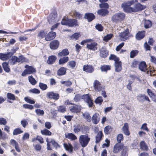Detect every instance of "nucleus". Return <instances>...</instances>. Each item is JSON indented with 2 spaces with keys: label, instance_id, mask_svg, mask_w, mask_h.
<instances>
[{
  "label": "nucleus",
  "instance_id": "nucleus-47",
  "mask_svg": "<svg viewBox=\"0 0 156 156\" xmlns=\"http://www.w3.org/2000/svg\"><path fill=\"white\" fill-rule=\"evenodd\" d=\"M140 61L134 59L133 61L131 66L132 68H137L139 66Z\"/></svg>",
  "mask_w": 156,
  "mask_h": 156
},
{
  "label": "nucleus",
  "instance_id": "nucleus-50",
  "mask_svg": "<svg viewBox=\"0 0 156 156\" xmlns=\"http://www.w3.org/2000/svg\"><path fill=\"white\" fill-rule=\"evenodd\" d=\"M66 108L64 105H60L58 108V111L61 113H64L66 111Z\"/></svg>",
  "mask_w": 156,
  "mask_h": 156
},
{
  "label": "nucleus",
  "instance_id": "nucleus-12",
  "mask_svg": "<svg viewBox=\"0 0 156 156\" xmlns=\"http://www.w3.org/2000/svg\"><path fill=\"white\" fill-rule=\"evenodd\" d=\"M60 43L58 40H55L51 41L49 44L50 48L53 50L57 49Z\"/></svg>",
  "mask_w": 156,
  "mask_h": 156
},
{
  "label": "nucleus",
  "instance_id": "nucleus-52",
  "mask_svg": "<svg viewBox=\"0 0 156 156\" xmlns=\"http://www.w3.org/2000/svg\"><path fill=\"white\" fill-rule=\"evenodd\" d=\"M113 35L112 34H107L103 37V40L107 42L108 40H110L113 37Z\"/></svg>",
  "mask_w": 156,
  "mask_h": 156
},
{
  "label": "nucleus",
  "instance_id": "nucleus-3",
  "mask_svg": "<svg viewBox=\"0 0 156 156\" xmlns=\"http://www.w3.org/2000/svg\"><path fill=\"white\" fill-rule=\"evenodd\" d=\"M90 138L87 134L80 135L79 138V142L82 147H85L88 144Z\"/></svg>",
  "mask_w": 156,
  "mask_h": 156
},
{
  "label": "nucleus",
  "instance_id": "nucleus-49",
  "mask_svg": "<svg viewBox=\"0 0 156 156\" xmlns=\"http://www.w3.org/2000/svg\"><path fill=\"white\" fill-rule=\"evenodd\" d=\"M28 80L29 82L32 85H35L37 83L36 80L32 75L28 76Z\"/></svg>",
  "mask_w": 156,
  "mask_h": 156
},
{
  "label": "nucleus",
  "instance_id": "nucleus-21",
  "mask_svg": "<svg viewBox=\"0 0 156 156\" xmlns=\"http://www.w3.org/2000/svg\"><path fill=\"white\" fill-rule=\"evenodd\" d=\"M10 144L13 147H14L17 152H21L19 144L16 140L14 139L11 140L10 141Z\"/></svg>",
  "mask_w": 156,
  "mask_h": 156
},
{
  "label": "nucleus",
  "instance_id": "nucleus-23",
  "mask_svg": "<svg viewBox=\"0 0 156 156\" xmlns=\"http://www.w3.org/2000/svg\"><path fill=\"white\" fill-rule=\"evenodd\" d=\"M122 130L123 133L127 136H129L130 133L129 130V125L127 123H125L122 127Z\"/></svg>",
  "mask_w": 156,
  "mask_h": 156
},
{
  "label": "nucleus",
  "instance_id": "nucleus-17",
  "mask_svg": "<svg viewBox=\"0 0 156 156\" xmlns=\"http://www.w3.org/2000/svg\"><path fill=\"white\" fill-rule=\"evenodd\" d=\"M84 18L87 19L89 22H90L95 18V16L92 13L87 12L85 14Z\"/></svg>",
  "mask_w": 156,
  "mask_h": 156
},
{
  "label": "nucleus",
  "instance_id": "nucleus-4",
  "mask_svg": "<svg viewBox=\"0 0 156 156\" xmlns=\"http://www.w3.org/2000/svg\"><path fill=\"white\" fill-rule=\"evenodd\" d=\"M125 14L123 12H119L114 14L112 17V21L117 23L123 20L125 18Z\"/></svg>",
  "mask_w": 156,
  "mask_h": 156
},
{
  "label": "nucleus",
  "instance_id": "nucleus-2",
  "mask_svg": "<svg viewBox=\"0 0 156 156\" xmlns=\"http://www.w3.org/2000/svg\"><path fill=\"white\" fill-rule=\"evenodd\" d=\"M61 24L63 25L73 27L79 26L78 20L75 19H69L67 17L64 16L61 22Z\"/></svg>",
  "mask_w": 156,
  "mask_h": 156
},
{
  "label": "nucleus",
  "instance_id": "nucleus-41",
  "mask_svg": "<svg viewBox=\"0 0 156 156\" xmlns=\"http://www.w3.org/2000/svg\"><path fill=\"white\" fill-rule=\"evenodd\" d=\"M147 73L150 74L151 76H155L156 74V70H154V68H150L147 70Z\"/></svg>",
  "mask_w": 156,
  "mask_h": 156
},
{
  "label": "nucleus",
  "instance_id": "nucleus-32",
  "mask_svg": "<svg viewBox=\"0 0 156 156\" xmlns=\"http://www.w3.org/2000/svg\"><path fill=\"white\" fill-rule=\"evenodd\" d=\"M69 60V58L68 56H63L60 58L58 60V64L59 65H63Z\"/></svg>",
  "mask_w": 156,
  "mask_h": 156
},
{
  "label": "nucleus",
  "instance_id": "nucleus-5",
  "mask_svg": "<svg viewBox=\"0 0 156 156\" xmlns=\"http://www.w3.org/2000/svg\"><path fill=\"white\" fill-rule=\"evenodd\" d=\"M25 68L26 69L23 71L21 74V75L23 76H25L27 74H31L36 72L35 69L31 66L26 65L25 66Z\"/></svg>",
  "mask_w": 156,
  "mask_h": 156
},
{
  "label": "nucleus",
  "instance_id": "nucleus-22",
  "mask_svg": "<svg viewBox=\"0 0 156 156\" xmlns=\"http://www.w3.org/2000/svg\"><path fill=\"white\" fill-rule=\"evenodd\" d=\"M98 44L96 42H93L90 44H87L86 48L90 50L95 51L97 49Z\"/></svg>",
  "mask_w": 156,
  "mask_h": 156
},
{
  "label": "nucleus",
  "instance_id": "nucleus-29",
  "mask_svg": "<svg viewBox=\"0 0 156 156\" xmlns=\"http://www.w3.org/2000/svg\"><path fill=\"white\" fill-rule=\"evenodd\" d=\"M69 54V51L67 48L63 49L61 51L59 52L58 54V57H61L62 56H66Z\"/></svg>",
  "mask_w": 156,
  "mask_h": 156
},
{
  "label": "nucleus",
  "instance_id": "nucleus-53",
  "mask_svg": "<svg viewBox=\"0 0 156 156\" xmlns=\"http://www.w3.org/2000/svg\"><path fill=\"white\" fill-rule=\"evenodd\" d=\"M147 93L150 97L152 99L156 97L155 94L153 93L150 89H147Z\"/></svg>",
  "mask_w": 156,
  "mask_h": 156
},
{
  "label": "nucleus",
  "instance_id": "nucleus-13",
  "mask_svg": "<svg viewBox=\"0 0 156 156\" xmlns=\"http://www.w3.org/2000/svg\"><path fill=\"white\" fill-rule=\"evenodd\" d=\"M13 53L9 52L6 54L0 53V59L3 61H6L13 54Z\"/></svg>",
  "mask_w": 156,
  "mask_h": 156
},
{
  "label": "nucleus",
  "instance_id": "nucleus-58",
  "mask_svg": "<svg viewBox=\"0 0 156 156\" xmlns=\"http://www.w3.org/2000/svg\"><path fill=\"white\" fill-rule=\"evenodd\" d=\"M46 33L44 30H41L39 33L38 34L37 36L40 37L41 38H43L44 37H45V36H46Z\"/></svg>",
  "mask_w": 156,
  "mask_h": 156
},
{
  "label": "nucleus",
  "instance_id": "nucleus-9",
  "mask_svg": "<svg viewBox=\"0 0 156 156\" xmlns=\"http://www.w3.org/2000/svg\"><path fill=\"white\" fill-rule=\"evenodd\" d=\"M109 55V51L105 47H102L99 50V56L101 58H105Z\"/></svg>",
  "mask_w": 156,
  "mask_h": 156
},
{
  "label": "nucleus",
  "instance_id": "nucleus-7",
  "mask_svg": "<svg viewBox=\"0 0 156 156\" xmlns=\"http://www.w3.org/2000/svg\"><path fill=\"white\" fill-rule=\"evenodd\" d=\"M57 16V13L55 10L53 11L48 17V20L49 24H52L55 21V19Z\"/></svg>",
  "mask_w": 156,
  "mask_h": 156
},
{
  "label": "nucleus",
  "instance_id": "nucleus-27",
  "mask_svg": "<svg viewBox=\"0 0 156 156\" xmlns=\"http://www.w3.org/2000/svg\"><path fill=\"white\" fill-rule=\"evenodd\" d=\"M115 67V71L116 72H120L122 69V63L121 61L119 60L114 63Z\"/></svg>",
  "mask_w": 156,
  "mask_h": 156
},
{
  "label": "nucleus",
  "instance_id": "nucleus-16",
  "mask_svg": "<svg viewBox=\"0 0 156 156\" xmlns=\"http://www.w3.org/2000/svg\"><path fill=\"white\" fill-rule=\"evenodd\" d=\"M101 84L99 81L95 80L93 83V86L96 92H99L102 89V87L101 86Z\"/></svg>",
  "mask_w": 156,
  "mask_h": 156
},
{
  "label": "nucleus",
  "instance_id": "nucleus-10",
  "mask_svg": "<svg viewBox=\"0 0 156 156\" xmlns=\"http://www.w3.org/2000/svg\"><path fill=\"white\" fill-rule=\"evenodd\" d=\"M129 33V30L127 28L123 32L120 33L119 36L122 40L125 41L128 39Z\"/></svg>",
  "mask_w": 156,
  "mask_h": 156
},
{
  "label": "nucleus",
  "instance_id": "nucleus-56",
  "mask_svg": "<svg viewBox=\"0 0 156 156\" xmlns=\"http://www.w3.org/2000/svg\"><path fill=\"white\" fill-rule=\"evenodd\" d=\"M123 139L124 137L122 134L120 133L118 135L117 137V140L118 143H120Z\"/></svg>",
  "mask_w": 156,
  "mask_h": 156
},
{
  "label": "nucleus",
  "instance_id": "nucleus-11",
  "mask_svg": "<svg viewBox=\"0 0 156 156\" xmlns=\"http://www.w3.org/2000/svg\"><path fill=\"white\" fill-rule=\"evenodd\" d=\"M74 129H73L74 132L75 133H78L80 132L82 129L83 128L85 130H87L89 129V127L83 125V126L80 124H78L77 125L74 126Z\"/></svg>",
  "mask_w": 156,
  "mask_h": 156
},
{
  "label": "nucleus",
  "instance_id": "nucleus-45",
  "mask_svg": "<svg viewBox=\"0 0 156 156\" xmlns=\"http://www.w3.org/2000/svg\"><path fill=\"white\" fill-rule=\"evenodd\" d=\"M23 132V131L20 128H17L15 129L13 131V135H17L21 134Z\"/></svg>",
  "mask_w": 156,
  "mask_h": 156
},
{
  "label": "nucleus",
  "instance_id": "nucleus-33",
  "mask_svg": "<svg viewBox=\"0 0 156 156\" xmlns=\"http://www.w3.org/2000/svg\"><path fill=\"white\" fill-rule=\"evenodd\" d=\"M66 69L64 67H60L57 71L58 76H61L65 75L66 73Z\"/></svg>",
  "mask_w": 156,
  "mask_h": 156
},
{
  "label": "nucleus",
  "instance_id": "nucleus-60",
  "mask_svg": "<svg viewBox=\"0 0 156 156\" xmlns=\"http://www.w3.org/2000/svg\"><path fill=\"white\" fill-rule=\"evenodd\" d=\"M24 100L27 102L33 104L35 103V101L34 100L31 99L30 98L28 97H26L24 98Z\"/></svg>",
  "mask_w": 156,
  "mask_h": 156
},
{
  "label": "nucleus",
  "instance_id": "nucleus-54",
  "mask_svg": "<svg viewBox=\"0 0 156 156\" xmlns=\"http://www.w3.org/2000/svg\"><path fill=\"white\" fill-rule=\"evenodd\" d=\"M68 65L70 68L73 69L76 66V62L73 60L70 61L69 62Z\"/></svg>",
  "mask_w": 156,
  "mask_h": 156
},
{
  "label": "nucleus",
  "instance_id": "nucleus-42",
  "mask_svg": "<svg viewBox=\"0 0 156 156\" xmlns=\"http://www.w3.org/2000/svg\"><path fill=\"white\" fill-rule=\"evenodd\" d=\"M63 145L66 150L69 151L71 152H73V147L71 144L68 145L67 144L64 143Z\"/></svg>",
  "mask_w": 156,
  "mask_h": 156
},
{
  "label": "nucleus",
  "instance_id": "nucleus-24",
  "mask_svg": "<svg viewBox=\"0 0 156 156\" xmlns=\"http://www.w3.org/2000/svg\"><path fill=\"white\" fill-rule=\"evenodd\" d=\"M83 69L87 73H91L94 71V68L92 66L87 65L83 66Z\"/></svg>",
  "mask_w": 156,
  "mask_h": 156
},
{
  "label": "nucleus",
  "instance_id": "nucleus-36",
  "mask_svg": "<svg viewBox=\"0 0 156 156\" xmlns=\"http://www.w3.org/2000/svg\"><path fill=\"white\" fill-rule=\"evenodd\" d=\"M66 138L70 139L72 140H75L77 139V137L73 133H68L65 134Z\"/></svg>",
  "mask_w": 156,
  "mask_h": 156
},
{
  "label": "nucleus",
  "instance_id": "nucleus-6",
  "mask_svg": "<svg viewBox=\"0 0 156 156\" xmlns=\"http://www.w3.org/2000/svg\"><path fill=\"white\" fill-rule=\"evenodd\" d=\"M82 99L87 103L89 107L93 106V100L91 99V95L89 94L83 95L82 96Z\"/></svg>",
  "mask_w": 156,
  "mask_h": 156
},
{
  "label": "nucleus",
  "instance_id": "nucleus-61",
  "mask_svg": "<svg viewBox=\"0 0 156 156\" xmlns=\"http://www.w3.org/2000/svg\"><path fill=\"white\" fill-rule=\"evenodd\" d=\"M81 99H82V96L81 95L77 94L75 95L73 100L75 102H76L80 101Z\"/></svg>",
  "mask_w": 156,
  "mask_h": 156
},
{
  "label": "nucleus",
  "instance_id": "nucleus-62",
  "mask_svg": "<svg viewBox=\"0 0 156 156\" xmlns=\"http://www.w3.org/2000/svg\"><path fill=\"white\" fill-rule=\"evenodd\" d=\"M35 112L38 115L43 116L44 113V111L41 109H37L35 110Z\"/></svg>",
  "mask_w": 156,
  "mask_h": 156
},
{
  "label": "nucleus",
  "instance_id": "nucleus-59",
  "mask_svg": "<svg viewBox=\"0 0 156 156\" xmlns=\"http://www.w3.org/2000/svg\"><path fill=\"white\" fill-rule=\"evenodd\" d=\"M39 86L40 89L42 90H45L48 88L47 85L46 84L42 83H39Z\"/></svg>",
  "mask_w": 156,
  "mask_h": 156
},
{
  "label": "nucleus",
  "instance_id": "nucleus-38",
  "mask_svg": "<svg viewBox=\"0 0 156 156\" xmlns=\"http://www.w3.org/2000/svg\"><path fill=\"white\" fill-rule=\"evenodd\" d=\"M2 66L5 71L6 73H9L10 71V69L8 62H5L2 63Z\"/></svg>",
  "mask_w": 156,
  "mask_h": 156
},
{
  "label": "nucleus",
  "instance_id": "nucleus-1",
  "mask_svg": "<svg viewBox=\"0 0 156 156\" xmlns=\"http://www.w3.org/2000/svg\"><path fill=\"white\" fill-rule=\"evenodd\" d=\"M134 3V0L125 2L121 5V7L123 9V11L126 13H133L136 12L144 10L146 8V6L138 2L134 5V7H132L131 5Z\"/></svg>",
  "mask_w": 156,
  "mask_h": 156
},
{
  "label": "nucleus",
  "instance_id": "nucleus-57",
  "mask_svg": "<svg viewBox=\"0 0 156 156\" xmlns=\"http://www.w3.org/2000/svg\"><path fill=\"white\" fill-rule=\"evenodd\" d=\"M103 101L102 98L101 96L98 97L94 101V102L96 104H101Z\"/></svg>",
  "mask_w": 156,
  "mask_h": 156
},
{
  "label": "nucleus",
  "instance_id": "nucleus-39",
  "mask_svg": "<svg viewBox=\"0 0 156 156\" xmlns=\"http://www.w3.org/2000/svg\"><path fill=\"white\" fill-rule=\"evenodd\" d=\"M100 69L102 72H107L108 70L111 69V66L108 65H103L101 66Z\"/></svg>",
  "mask_w": 156,
  "mask_h": 156
},
{
  "label": "nucleus",
  "instance_id": "nucleus-55",
  "mask_svg": "<svg viewBox=\"0 0 156 156\" xmlns=\"http://www.w3.org/2000/svg\"><path fill=\"white\" fill-rule=\"evenodd\" d=\"M83 116L85 119L88 122H90L92 120V118L89 114H84Z\"/></svg>",
  "mask_w": 156,
  "mask_h": 156
},
{
  "label": "nucleus",
  "instance_id": "nucleus-31",
  "mask_svg": "<svg viewBox=\"0 0 156 156\" xmlns=\"http://www.w3.org/2000/svg\"><path fill=\"white\" fill-rule=\"evenodd\" d=\"M103 136V135L102 131H99L98 133L95 137V143L96 144L99 143L101 140Z\"/></svg>",
  "mask_w": 156,
  "mask_h": 156
},
{
  "label": "nucleus",
  "instance_id": "nucleus-46",
  "mask_svg": "<svg viewBox=\"0 0 156 156\" xmlns=\"http://www.w3.org/2000/svg\"><path fill=\"white\" fill-rule=\"evenodd\" d=\"M152 25V22L149 20H145L144 23V27L146 28H148L151 27Z\"/></svg>",
  "mask_w": 156,
  "mask_h": 156
},
{
  "label": "nucleus",
  "instance_id": "nucleus-37",
  "mask_svg": "<svg viewBox=\"0 0 156 156\" xmlns=\"http://www.w3.org/2000/svg\"><path fill=\"white\" fill-rule=\"evenodd\" d=\"M20 59L16 56L14 55L12 57L10 60V63L12 65H15L16 62H20Z\"/></svg>",
  "mask_w": 156,
  "mask_h": 156
},
{
  "label": "nucleus",
  "instance_id": "nucleus-34",
  "mask_svg": "<svg viewBox=\"0 0 156 156\" xmlns=\"http://www.w3.org/2000/svg\"><path fill=\"white\" fill-rule=\"evenodd\" d=\"M109 13L107 9H101L98 10L97 13L98 14L102 16H104Z\"/></svg>",
  "mask_w": 156,
  "mask_h": 156
},
{
  "label": "nucleus",
  "instance_id": "nucleus-30",
  "mask_svg": "<svg viewBox=\"0 0 156 156\" xmlns=\"http://www.w3.org/2000/svg\"><path fill=\"white\" fill-rule=\"evenodd\" d=\"M6 97L8 99L7 101L9 103H12L11 101H14L16 100L15 96L13 94L8 93L6 94Z\"/></svg>",
  "mask_w": 156,
  "mask_h": 156
},
{
  "label": "nucleus",
  "instance_id": "nucleus-28",
  "mask_svg": "<svg viewBox=\"0 0 156 156\" xmlns=\"http://www.w3.org/2000/svg\"><path fill=\"white\" fill-rule=\"evenodd\" d=\"M57 58V57L55 55L50 56L48 57L47 62L48 64L52 65L55 62Z\"/></svg>",
  "mask_w": 156,
  "mask_h": 156
},
{
  "label": "nucleus",
  "instance_id": "nucleus-18",
  "mask_svg": "<svg viewBox=\"0 0 156 156\" xmlns=\"http://www.w3.org/2000/svg\"><path fill=\"white\" fill-rule=\"evenodd\" d=\"M137 99L139 101L142 102L146 101L149 102L151 101L148 96L145 94H140L137 97Z\"/></svg>",
  "mask_w": 156,
  "mask_h": 156
},
{
  "label": "nucleus",
  "instance_id": "nucleus-35",
  "mask_svg": "<svg viewBox=\"0 0 156 156\" xmlns=\"http://www.w3.org/2000/svg\"><path fill=\"white\" fill-rule=\"evenodd\" d=\"M72 16L75 17L76 19H81L83 18V15L76 10L73 12Z\"/></svg>",
  "mask_w": 156,
  "mask_h": 156
},
{
  "label": "nucleus",
  "instance_id": "nucleus-63",
  "mask_svg": "<svg viewBox=\"0 0 156 156\" xmlns=\"http://www.w3.org/2000/svg\"><path fill=\"white\" fill-rule=\"evenodd\" d=\"M29 91L30 93L35 94H39L40 93V90H39L35 88L30 89L29 90Z\"/></svg>",
  "mask_w": 156,
  "mask_h": 156
},
{
  "label": "nucleus",
  "instance_id": "nucleus-8",
  "mask_svg": "<svg viewBox=\"0 0 156 156\" xmlns=\"http://www.w3.org/2000/svg\"><path fill=\"white\" fill-rule=\"evenodd\" d=\"M47 96L49 99H53L55 101L58 100L59 98V94L58 93L53 91L49 92L46 94Z\"/></svg>",
  "mask_w": 156,
  "mask_h": 156
},
{
  "label": "nucleus",
  "instance_id": "nucleus-20",
  "mask_svg": "<svg viewBox=\"0 0 156 156\" xmlns=\"http://www.w3.org/2000/svg\"><path fill=\"white\" fill-rule=\"evenodd\" d=\"M123 144H120L119 143H116L114 146L113 149V152L115 153H117L123 149Z\"/></svg>",
  "mask_w": 156,
  "mask_h": 156
},
{
  "label": "nucleus",
  "instance_id": "nucleus-19",
  "mask_svg": "<svg viewBox=\"0 0 156 156\" xmlns=\"http://www.w3.org/2000/svg\"><path fill=\"white\" fill-rule=\"evenodd\" d=\"M100 119V116L98 113H95L92 117V122L94 124H98Z\"/></svg>",
  "mask_w": 156,
  "mask_h": 156
},
{
  "label": "nucleus",
  "instance_id": "nucleus-51",
  "mask_svg": "<svg viewBox=\"0 0 156 156\" xmlns=\"http://www.w3.org/2000/svg\"><path fill=\"white\" fill-rule=\"evenodd\" d=\"M111 127L109 126H107L104 129V133L107 134H109L111 131Z\"/></svg>",
  "mask_w": 156,
  "mask_h": 156
},
{
  "label": "nucleus",
  "instance_id": "nucleus-26",
  "mask_svg": "<svg viewBox=\"0 0 156 156\" xmlns=\"http://www.w3.org/2000/svg\"><path fill=\"white\" fill-rule=\"evenodd\" d=\"M147 65L146 62L144 61L140 62L138 68L141 71L145 72L147 70Z\"/></svg>",
  "mask_w": 156,
  "mask_h": 156
},
{
  "label": "nucleus",
  "instance_id": "nucleus-43",
  "mask_svg": "<svg viewBox=\"0 0 156 156\" xmlns=\"http://www.w3.org/2000/svg\"><path fill=\"white\" fill-rule=\"evenodd\" d=\"M109 59L111 60H114L115 63L119 61L120 60L119 58L116 56L115 55L111 54L109 57Z\"/></svg>",
  "mask_w": 156,
  "mask_h": 156
},
{
  "label": "nucleus",
  "instance_id": "nucleus-14",
  "mask_svg": "<svg viewBox=\"0 0 156 156\" xmlns=\"http://www.w3.org/2000/svg\"><path fill=\"white\" fill-rule=\"evenodd\" d=\"M56 36V32L50 31L45 36V40L47 41H49L54 39Z\"/></svg>",
  "mask_w": 156,
  "mask_h": 156
},
{
  "label": "nucleus",
  "instance_id": "nucleus-44",
  "mask_svg": "<svg viewBox=\"0 0 156 156\" xmlns=\"http://www.w3.org/2000/svg\"><path fill=\"white\" fill-rule=\"evenodd\" d=\"M41 132L42 135L46 136H51L52 134L51 132L46 129H45L43 130H41Z\"/></svg>",
  "mask_w": 156,
  "mask_h": 156
},
{
  "label": "nucleus",
  "instance_id": "nucleus-40",
  "mask_svg": "<svg viewBox=\"0 0 156 156\" xmlns=\"http://www.w3.org/2000/svg\"><path fill=\"white\" fill-rule=\"evenodd\" d=\"M140 148L143 150L147 151L148 150V147L144 141L140 142Z\"/></svg>",
  "mask_w": 156,
  "mask_h": 156
},
{
  "label": "nucleus",
  "instance_id": "nucleus-25",
  "mask_svg": "<svg viewBox=\"0 0 156 156\" xmlns=\"http://www.w3.org/2000/svg\"><path fill=\"white\" fill-rule=\"evenodd\" d=\"M145 34V31H139L136 35V38L138 40H140L144 37Z\"/></svg>",
  "mask_w": 156,
  "mask_h": 156
},
{
  "label": "nucleus",
  "instance_id": "nucleus-64",
  "mask_svg": "<svg viewBox=\"0 0 156 156\" xmlns=\"http://www.w3.org/2000/svg\"><path fill=\"white\" fill-rule=\"evenodd\" d=\"M21 124L23 128H25L27 125L28 124V121L27 119H24L21 121Z\"/></svg>",
  "mask_w": 156,
  "mask_h": 156
},
{
  "label": "nucleus",
  "instance_id": "nucleus-48",
  "mask_svg": "<svg viewBox=\"0 0 156 156\" xmlns=\"http://www.w3.org/2000/svg\"><path fill=\"white\" fill-rule=\"evenodd\" d=\"M138 53L139 51L137 50H132L130 52V58H134L138 55Z\"/></svg>",
  "mask_w": 156,
  "mask_h": 156
},
{
  "label": "nucleus",
  "instance_id": "nucleus-15",
  "mask_svg": "<svg viewBox=\"0 0 156 156\" xmlns=\"http://www.w3.org/2000/svg\"><path fill=\"white\" fill-rule=\"evenodd\" d=\"M69 105H73L72 108L70 109V111L73 113H78L81 110V106L72 103H69Z\"/></svg>",
  "mask_w": 156,
  "mask_h": 156
}]
</instances>
